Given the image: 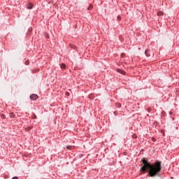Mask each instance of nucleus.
<instances>
[{"mask_svg": "<svg viewBox=\"0 0 179 179\" xmlns=\"http://www.w3.org/2000/svg\"><path fill=\"white\" fill-rule=\"evenodd\" d=\"M121 57H124V54H122V55H121Z\"/></svg>", "mask_w": 179, "mask_h": 179, "instance_id": "ddd939ff", "label": "nucleus"}, {"mask_svg": "<svg viewBox=\"0 0 179 179\" xmlns=\"http://www.w3.org/2000/svg\"><path fill=\"white\" fill-rule=\"evenodd\" d=\"M66 96H69V92H66Z\"/></svg>", "mask_w": 179, "mask_h": 179, "instance_id": "9d476101", "label": "nucleus"}, {"mask_svg": "<svg viewBox=\"0 0 179 179\" xmlns=\"http://www.w3.org/2000/svg\"><path fill=\"white\" fill-rule=\"evenodd\" d=\"M152 141L155 142V141H156V139H155V138H152Z\"/></svg>", "mask_w": 179, "mask_h": 179, "instance_id": "f8f14e48", "label": "nucleus"}, {"mask_svg": "<svg viewBox=\"0 0 179 179\" xmlns=\"http://www.w3.org/2000/svg\"><path fill=\"white\" fill-rule=\"evenodd\" d=\"M30 99H31V100H37V99H38V96L36 94H33L30 95Z\"/></svg>", "mask_w": 179, "mask_h": 179, "instance_id": "f03ea898", "label": "nucleus"}, {"mask_svg": "<svg viewBox=\"0 0 179 179\" xmlns=\"http://www.w3.org/2000/svg\"><path fill=\"white\" fill-rule=\"evenodd\" d=\"M66 148L69 150H71L72 149V146H67Z\"/></svg>", "mask_w": 179, "mask_h": 179, "instance_id": "1a4fd4ad", "label": "nucleus"}, {"mask_svg": "<svg viewBox=\"0 0 179 179\" xmlns=\"http://www.w3.org/2000/svg\"><path fill=\"white\" fill-rule=\"evenodd\" d=\"M91 9H93V5H90L88 7V10H90Z\"/></svg>", "mask_w": 179, "mask_h": 179, "instance_id": "0eeeda50", "label": "nucleus"}, {"mask_svg": "<svg viewBox=\"0 0 179 179\" xmlns=\"http://www.w3.org/2000/svg\"><path fill=\"white\" fill-rule=\"evenodd\" d=\"M61 68H62V69H65V68H66L65 64H62L61 65Z\"/></svg>", "mask_w": 179, "mask_h": 179, "instance_id": "6e6552de", "label": "nucleus"}, {"mask_svg": "<svg viewBox=\"0 0 179 179\" xmlns=\"http://www.w3.org/2000/svg\"><path fill=\"white\" fill-rule=\"evenodd\" d=\"M32 8H33V5H31V4H29V5L27 6V8H28V9H32Z\"/></svg>", "mask_w": 179, "mask_h": 179, "instance_id": "423d86ee", "label": "nucleus"}, {"mask_svg": "<svg viewBox=\"0 0 179 179\" xmlns=\"http://www.w3.org/2000/svg\"><path fill=\"white\" fill-rule=\"evenodd\" d=\"M12 179H19L17 177H13Z\"/></svg>", "mask_w": 179, "mask_h": 179, "instance_id": "9b49d317", "label": "nucleus"}, {"mask_svg": "<svg viewBox=\"0 0 179 179\" xmlns=\"http://www.w3.org/2000/svg\"><path fill=\"white\" fill-rule=\"evenodd\" d=\"M117 19H120V16H118V17H117Z\"/></svg>", "mask_w": 179, "mask_h": 179, "instance_id": "4468645a", "label": "nucleus"}, {"mask_svg": "<svg viewBox=\"0 0 179 179\" xmlns=\"http://www.w3.org/2000/svg\"><path fill=\"white\" fill-rule=\"evenodd\" d=\"M145 54L146 57H150V50H146L145 52Z\"/></svg>", "mask_w": 179, "mask_h": 179, "instance_id": "7ed1b4c3", "label": "nucleus"}, {"mask_svg": "<svg viewBox=\"0 0 179 179\" xmlns=\"http://www.w3.org/2000/svg\"><path fill=\"white\" fill-rule=\"evenodd\" d=\"M26 64H27V62H26Z\"/></svg>", "mask_w": 179, "mask_h": 179, "instance_id": "dca6fc26", "label": "nucleus"}, {"mask_svg": "<svg viewBox=\"0 0 179 179\" xmlns=\"http://www.w3.org/2000/svg\"><path fill=\"white\" fill-rule=\"evenodd\" d=\"M117 72H119V73H122V75H125V71L122 69H117Z\"/></svg>", "mask_w": 179, "mask_h": 179, "instance_id": "20e7f679", "label": "nucleus"}, {"mask_svg": "<svg viewBox=\"0 0 179 179\" xmlns=\"http://www.w3.org/2000/svg\"><path fill=\"white\" fill-rule=\"evenodd\" d=\"M141 162L143 163V166L141 168V171L142 173H145L148 170H150L148 172L149 177H156V176L160 174V171H162L161 162L156 161L155 164H151L150 162H148L145 158H143Z\"/></svg>", "mask_w": 179, "mask_h": 179, "instance_id": "f257e3e1", "label": "nucleus"}, {"mask_svg": "<svg viewBox=\"0 0 179 179\" xmlns=\"http://www.w3.org/2000/svg\"><path fill=\"white\" fill-rule=\"evenodd\" d=\"M157 15H158V16H163L164 13L162 12V11H159V12L157 13Z\"/></svg>", "mask_w": 179, "mask_h": 179, "instance_id": "39448f33", "label": "nucleus"}, {"mask_svg": "<svg viewBox=\"0 0 179 179\" xmlns=\"http://www.w3.org/2000/svg\"><path fill=\"white\" fill-rule=\"evenodd\" d=\"M148 111H150V108L148 109Z\"/></svg>", "mask_w": 179, "mask_h": 179, "instance_id": "2eb2a0df", "label": "nucleus"}]
</instances>
